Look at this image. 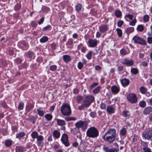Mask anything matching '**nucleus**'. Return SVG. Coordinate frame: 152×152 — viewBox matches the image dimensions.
I'll return each instance as SVG.
<instances>
[{
  "label": "nucleus",
  "instance_id": "f257e3e1",
  "mask_svg": "<svg viewBox=\"0 0 152 152\" xmlns=\"http://www.w3.org/2000/svg\"><path fill=\"white\" fill-rule=\"evenodd\" d=\"M116 131L115 129H110L102 137V138L108 143H112L115 139L116 136Z\"/></svg>",
  "mask_w": 152,
  "mask_h": 152
},
{
  "label": "nucleus",
  "instance_id": "f03ea898",
  "mask_svg": "<svg viewBox=\"0 0 152 152\" xmlns=\"http://www.w3.org/2000/svg\"><path fill=\"white\" fill-rule=\"evenodd\" d=\"M94 100V97L91 95H88L85 96L83 99V103L78 107V109L82 110L83 109L88 107Z\"/></svg>",
  "mask_w": 152,
  "mask_h": 152
},
{
  "label": "nucleus",
  "instance_id": "7ed1b4c3",
  "mask_svg": "<svg viewBox=\"0 0 152 152\" xmlns=\"http://www.w3.org/2000/svg\"><path fill=\"white\" fill-rule=\"evenodd\" d=\"M62 114L64 116H69L71 114V110L69 104L63 103L60 108Z\"/></svg>",
  "mask_w": 152,
  "mask_h": 152
},
{
  "label": "nucleus",
  "instance_id": "20e7f679",
  "mask_svg": "<svg viewBox=\"0 0 152 152\" xmlns=\"http://www.w3.org/2000/svg\"><path fill=\"white\" fill-rule=\"evenodd\" d=\"M87 136L92 138L96 137L99 136V132L98 129L94 127L89 128L87 131Z\"/></svg>",
  "mask_w": 152,
  "mask_h": 152
},
{
  "label": "nucleus",
  "instance_id": "39448f33",
  "mask_svg": "<svg viewBox=\"0 0 152 152\" xmlns=\"http://www.w3.org/2000/svg\"><path fill=\"white\" fill-rule=\"evenodd\" d=\"M75 126L76 128L79 130L81 128L82 131H84L87 128L88 126L87 122L85 121H79L76 123Z\"/></svg>",
  "mask_w": 152,
  "mask_h": 152
},
{
  "label": "nucleus",
  "instance_id": "423d86ee",
  "mask_svg": "<svg viewBox=\"0 0 152 152\" xmlns=\"http://www.w3.org/2000/svg\"><path fill=\"white\" fill-rule=\"evenodd\" d=\"M132 40L135 43H137L142 45H146V42L145 40L137 36H134Z\"/></svg>",
  "mask_w": 152,
  "mask_h": 152
},
{
  "label": "nucleus",
  "instance_id": "0eeeda50",
  "mask_svg": "<svg viewBox=\"0 0 152 152\" xmlns=\"http://www.w3.org/2000/svg\"><path fill=\"white\" fill-rule=\"evenodd\" d=\"M127 98L129 101L131 103H136L137 101V96L134 93H130L128 94Z\"/></svg>",
  "mask_w": 152,
  "mask_h": 152
},
{
  "label": "nucleus",
  "instance_id": "6e6552de",
  "mask_svg": "<svg viewBox=\"0 0 152 152\" xmlns=\"http://www.w3.org/2000/svg\"><path fill=\"white\" fill-rule=\"evenodd\" d=\"M142 136L145 140H150L152 138V130H148L143 132Z\"/></svg>",
  "mask_w": 152,
  "mask_h": 152
},
{
  "label": "nucleus",
  "instance_id": "1a4fd4ad",
  "mask_svg": "<svg viewBox=\"0 0 152 152\" xmlns=\"http://www.w3.org/2000/svg\"><path fill=\"white\" fill-rule=\"evenodd\" d=\"M61 141L66 146H68L69 144L68 141V136L66 134H64L61 138Z\"/></svg>",
  "mask_w": 152,
  "mask_h": 152
},
{
  "label": "nucleus",
  "instance_id": "9d476101",
  "mask_svg": "<svg viewBox=\"0 0 152 152\" xmlns=\"http://www.w3.org/2000/svg\"><path fill=\"white\" fill-rule=\"evenodd\" d=\"M71 132L74 135H76L77 137L81 140H82V134L79 132V130L76 128H74L71 130Z\"/></svg>",
  "mask_w": 152,
  "mask_h": 152
},
{
  "label": "nucleus",
  "instance_id": "9b49d317",
  "mask_svg": "<svg viewBox=\"0 0 152 152\" xmlns=\"http://www.w3.org/2000/svg\"><path fill=\"white\" fill-rule=\"evenodd\" d=\"M97 41L96 39H89L88 42V46L91 48H94L97 45Z\"/></svg>",
  "mask_w": 152,
  "mask_h": 152
},
{
  "label": "nucleus",
  "instance_id": "f8f14e48",
  "mask_svg": "<svg viewBox=\"0 0 152 152\" xmlns=\"http://www.w3.org/2000/svg\"><path fill=\"white\" fill-rule=\"evenodd\" d=\"M114 144L115 145L117 146L118 147L117 149L115 148L109 149L108 147H106L104 148V150L105 152H118V145L116 143H115Z\"/></svg>",
  "mask_w": 152,
  "mask_h": 152
},
{
  "label": "nucleus",
  "instance_id": "ddd939ff",
  "mask_svg": "<svg viewBox=\"0 0 152 152\" xmlns=\"http://www.w3.org/2000/svg\"><path fill=\"white\" fill-rule=\"evenodd\" d=\"M122 63L126 65L127 66H130L133 64L134 62L132 59L129 60L128 58H125L124 59Z\"/></svg>",
  "mask_w": 152,
  "mask_h": 152
},
{
  "label": "nucleus",
  "instance_id": "4468645a",
  "mask_svg": "<svg viewBox=\"0 0 152 152\" xmlns=\"http://www.w3.org/2000/svg\"><path fill=\"white\" fill-rule=\"evenodd\" d=\"M111 89L112 92L115 94H117L120 91L119 87L115 86H112Z\"/></svg>",
  "mask_w": 152,
  "mask_h": 152
},
{
  "label": "nucleus",
  "instance_id": "2eb2a0df",
  "mask_svg": "<svg viewBox=\"0 0 152 152\" xmlns=\"http://www.w3.org/2000/svg\"><path fill=\"white\" fill-rule=\"evenodd\" d=\"M152 112V107H148L145 108L143 110V114L147 115L149 114L150 113Z\"/></svg>",
  "mask_w": 152,
  "mask_h": 152
},
{
  "label": "nucleus",
  "instance_id": "dca6fc26",
  "mask_svg": "<svg viewBox=\"0 0 152 152\" xmlns=\"http://www.w3.org/2000/svg\"><path fill=\"white\" fill-rule=\"evenodd\" d=\"M16 152H24L26 150V148L23 146H17L16 148Z\"/></svg>",
  "mask_w": 152,
  "mask_h": 152
},
{
  "label": "nucleus",
  "instance_id": "f3484780",
  "mask_svg": "<svg viewBox=\"0 0 152 152\" xmlns=\"http://www.w3.org/2000/svg\"><path fill=\"white\" fill-rule=\"evenodd\" d=\"M121 82L122 85L124 87H125L129 84V80L127 79L124 78L121 80Z\"/></svg>",
  "mask_w": 152,
  "mask_h": 152
},
{
  "label": "nucleus",
  "instance_id": "a211bd4d",
  "mask_svg": "<svg viewBox=\"0 0 152 152\" xmlns=\"http://www.w3.org/2000/svg\"><path fill=\"white\" fill-rule=\"evenodd\" d=\"M108 29L107 26L106 25H103L99 27V31L101 33H104Z\"/></svg>",
  "mask_w": 152,
  "mask_h": 152
},
{
  "label": "nucleus",
  "instance_id": "6ab92c4d",
  "mask_svg": "<svg viewBox=\"0 0 152 152\" xmlns=\"http://www.w3.org/2000/svg\"><path fill=\"white\" fill-rule=\"evenodd\" d=\"M107 111L109 113H113L115 112V109L112 105H110L107 106Z\"/></svg>",
  "mask_w": 152,
  "mask_h": 152
},
{
  "label": "nucleus",
  "instance_id": "aec40b11",
  "mask_svg": "<svg viewBox=\"0 0 152 152\" xmlns=\"http://www.w3.org/2000/svg\"><path fill=\"white\" fill-rule=\"evenodd\" d=\"M129 53V51L126 50L124 48H122L120 50V53L122 56L128 55Z\"/></svg>",
  "mask_w": 152,
  "mask_h": 152
},
{
  "label": "nucleus",
  "instance_id": "412c9836",
  "mask_svg": "<svg viewBox=\"0 0 152 152\" xmlns=\"http://www.w3.org/2000/svg\"><path fill=\"white\" fill-rule=\"evenodd\" d=\"M63 59L65 62L68 63L71 61V58L69 56L65 55L63 56Z\"/></svg>",
  "mask_w": 152,
  "mask_h": 152
},
{
  "label": "nucleus",
  "instance_id": "4be33fe9",
  "mask_svg": "<svg viewBox=\"0 0 152 152\" xmlns=\"http://www.w3.org/2000/svg\"><path fill=\"white\" fill-rule=\"evenodd\" d=\"M57 121L58 124L59 126H63L65 125L66 122L63 120L57 119Z\"/></svg>",
  "mask_w": 152,
  "mask_h": 152
},
{
  "label": "nucleus",
  "instance_id": "5701e85b",
  "mask_svg": "<svg viewBox=\"0 0 152 152\" xmlns=\"http://www.w3.org/2000/svg\"><path fill=\"white\" fill-rule=\"evenodd\" d=\"M21 46L22 47L23 49L26 50L28 48V45L27 43L26 42H23L21 43Z\"/></svg>",
  "mask_w": 152,
  "mask_h": 152
},
{
  "label": "nucleus",
  "instance_id": "b1692460",
  "mask_svg": "<svg viewBox=\"0 0 152 152\" xmlns=\"http://www.w3.org/2000/svg\"><path fill=\"white\" fill-rule=\"evenodd\" d=\"M25 135V133L24 132H19L18 134L16 135V138L20 140V139L23 137Z\"/></svg>",
  "mask_w": 152,
  "mask_h": 152
},
{
  "label": "nucleus",
  "instance_id": "393cba45",
  "mask_svg": "<svg viewBox=\"0 0 152 152\" xmlns=\"http://www.w3.org/2000/svg\"><path fill=\"white\" fill-rule=\"evenodd\" d=\"M53 135L54 137L58 138L60 136V133L57 130H54L53 132Z\"/></svg>",
  "mask_w": 152,
  "mask_h": 152
},
{
  "label": "nucleus",
  "instance_id": "a878e982",
  "mask_svg": "<svg viewBox=\"0 0 152 152\" xmlns=\"http://www.w3.org/2000/svg\"><path fill=\"white\" fill-rule=\"evenodd\" d=\"M82 6L81 5L77 3L75 6V10L77 12H79L81 10Z\"/></svg>",
  "mask_w": 152,
  "mask_h": 152
},
{
  "label": "nucleus",
  "instance_id": "bb28decb",
  "mask_svg": "<svg viewBox=\"0 0 152 152\" xmlns=\"http://www.w3.org/2000/svg\"><path fill=\"white\" fill-rule=\"evenodd\" d=\"M115 15L117 18H120L122 15V13L119 10H117L115 12Z\"/></svg>",
  "mask_w": 152,
  "mask_h": 152
},
{
  "label": "nucleus",
  "instance_id": "cd10ccee",
  "mask_svg": "<svg viewBox=\"0 0 152 152\" xmlns=\"http://www.w3.org/2000/svg\"><path fill=\"white\" fill-rule=\"evenodd\" d=\"M34 53L31 51H29L25 53L26 57L30 58H32L34 55Z\"/></svg>",
  "mask_w": 152,
  "mask_h": 152
},
{
  "label": "nucleus",
  "instance_id": "c85d7f7f",
  "mask_svg": "<svg viewBox=\"0 0 152 152\" xmlns=\"http://www.w3.org/2000/svg\"><path fill=\"white\" fill-rule=\"evenodd\" d=\"M83 99V97L80 96H78L76 98L77 102L78 104L81 103Z\"/></svg>",
  "mask_w": 152,
  "mask_h": 152
},
{
  "label": "nucleus",
  "instance_id": "c756f323",
  "mask_svg": "<svg viewBox=\"0 0 152 152\" xmlns=\"http://www.w3.org/2000/svg\"><path fill=\"white\" fill-rule=\"evenodd\" d=\"M126 132V130L125 128H123L120 131V134L122 136L125 135Z\"/></svg>",
  "mask_w": 152,
  "mask_h": 152
},
{
  "label": "nucleus",
  "instance_id": "7c9ffc66",
  "mask_svg": "<svg viewBox=\"0 0 152 152\" xmlns=\"http://www.w3.org/2000/svg\"><path fill=\"white\" fill-rule=\"evenodd\" d=\"M101 88V86H98L93 91V92L95 94L98 93L100 91Z\"/></svg>",
  "mask_w": 152,
  "mask_h": 152
},
{
  "label": "nucleus",
  "instance_id": "2f4dec72",
  "mask_svg": "<svg viewBox=\"0 0 152 152\" xmlns=\"http://www.w3.org/2000/svg\"><path fill=\"white\" fill-rule=\"evenodd\" d=\"M92 52L91 51H90L86 55V57L87 58L90 60L91 59Z\"/></svg>",
  "mask_w": 152,
  "mask_h": 152
},
{
  "label": "nucleus",
  "instance_id": "473e14b6",
  "mask_svg": "<svg viewBox=\"0 0 152 152\" xmlns=\"http://www.w3.org/2000/svg\"><path fill=\"white\" fill-rule=\"evenodd\" d=\"M140 90L141 93L143 94H145L147 91L146 89L143 86L140 87Z\"/></svg>",
  "mask_w": 152,
  "mask_h": 152
},
{
  "label": "nucleus",
  "instance_id": "72a5a7b5",
  "mask_svg": "<svg viewBox=\"0 0 152 152\" xmlns=\"http://www.w3.org/2000/svg\"><path fill=\"white\" fill-rule=\"evenodd\" d=\"M48 38L47 36H44L40 39V42L42 43H44L48 41Z\"/></svg>",
  "mask_w": 152,
  "mask_h": 152
},
{
  "label": "nucleus",
  "instance_id": "f704fd0d",
  "mask_svg": "<svg viewBox=\"0 0 152 152\" xmlns=\"http://www.w3.org/2000/svg\"><path fill=\"white\" fill-rule=\"evenodd\" d=\"M12 143V141L10 140H6L5 144L7 147H9L11 145Z\"/></svg>",
  "mask_w": 152,
  "mask_h": 152
},
{
  "label": "nucleus",
  "instance_id": "c9c22d12",
  "mask_svg": "<svg viewBox=\"0 0 152 152\" xmlns=\"http://www.w3.org/2000/svg\"><path fill=\"white\" fill-rule=\"evenodd\" d=\"M24 106V103L22 102H20L18 107V109L19 110H22L23 109Z\"/></svg>",
  "mask_w": 152,
  "mask_h": 152
},
{
  "label": "nucleus",
  "instance_id": "e433bc0d",
  "mask_svg": "<svg viewBox=\"0 0 152 152\" xmlns=\"http://www.w3.org/2000/svg\"><path fill=\"white\" fill-rule=\"evenodd\" d=\"M45 117L48 121H50L53 118L52 115L50 114H47L45 115Z\"/></svg>",
  "mask_w": 152,
  "mask_h": 152
},
{
  "label": "nucleus",
  "instance_id": "4c0bfd02",
  "mask_svg": "<svg viewBox=\"0 0 152 152\" xmlns=\"http://www.w3.org/2000/svg\"><path fill=\"white\" fill-rule=\"evenodd\" d=\"M38 135V133L36 131L33 132L31 134V136L33 139L36 138Z\"/></svg>",
  "mask_w": 152,
  "mask_h": 152
},
{
  "label": "nucleus",
  "instance_id": "58836bf2",
  "mask_svg": "<svg viewBox=\"0 0 152 152\" xmlns=\"http://www.w3.org/2000/svg\"><path fill=\"white\" fill-rule=\"evenodd\" d=\"M28 119L33 124H34L36 121V118L34 116H31L28 118Z\"/></svg>",
  "mask_w": 152,
  "mask_h": 152
},
{
  "label": "nucleus",
  "instance_id": "ea45409f",
  "mask_svg": "<svg viewBox=\"0 0 152 152\" xmlns=\"http://www.w3.org/2000/svg\"><path fill=\"white\" fill-rule=\"evenodd\" d=\"M123 116L126 117L130 116L129 112L128 110H124L123 112Z\"/></svg>",
  "mask_w": 152,
  "mask_h": 152
},
{
  "label": "nucleus",
  "instance_id": "a19ab883",
  "mask_svg": "<svg viewBox=\"0 0 152 152\" xmlns=\"http://www.w3.org/2000/svg\"><path fill=\"white\" fill-rule=\"evenodd\" d=\"M131 72L133 74L136 75L138 73L139 71L138 69L137 68H132L131 69Z\"/></svg>",
  "mask_w": 152,
  "mask_h": 152
},
{
  "label": "nucleus",
  "instance_id": "79ce46f5",
  "mask_svg": "<svg viewBox=\"0 0 152 152\" xmlns=\"http://www.w3.org/2000/svg\"><path fill=\"white\" fill-rule=\"evenodd\" d=\"M144 29V27L142 25H140L138 26L137 27V30L140 32H142Z\"/></svg>",
  "mask_w": 152,
  "mask_h": 152
},
{
  "label": "nucleus",
  "instance_id": "37998d69",
  "mask_svg": "<svg viewBox=\"0 0 152 152\" xmlns=\"http://www.w3.org/2000/svg\"><path fill=\"white\" fill-rule=\"evenodd\" d=\"M139 105L140 107L143 108L146 106V103L144 101H142L140 102Z\"/></svg>",
  "mask_w": 152,
  "mask_h": 152
},
{
  "label": "nucleus",
  "instance_id": "c03bdc74",
  "mask_svg": "<svg viewBox=\"0 0 152 152\" xmlns=\"http://www.w3.org/2000/svg\"><path fill=\"white\" fill-rule=\"evenodd\" d=\"M116 31L117 32V33L118 35V36L120 37L122 36V33L121 30L119 28H118L116 29Z\"/></svg>",
  "mask_w": 152,
  "mask_h": 152
},
{
  "label": "nucleus",
  "instance_id": "a18cd8bd",
  "mask_svg": "<svg viewBox=\"0 0 152 152\" xmlns=\"http://www.w3.org/2000/svg\"><path fill=\"white\" fill-rule=\"evenodd\" d=\"M37 112L38 114L40 116H44V113L43 110L39 109H37Z\"/></svg>",
  "mask_w": 152,
  "mask_h": 152
},
{
  "label": "nucleus",
  "instance_id": "49530a36",
  "mask_svg": "<svg viewBox=\"0 0 152 152\" xmlns=\"http://www.w3.org/2000/svg\"><path fill=\"white\" fill-rule=\"evenodd\" d=\"M134 31V28L133 27L129 28L126 29V31L127 34H129L132 32Z\"/></svg>",
  "mask_w": 152,
  "mask_h": 152
},
{
  "label": "nucleus",
  "instance_id": "de8ad7c7",
  "mask_svg": "<svg viewBox=\"0 0 152 152\" xmlns=\"http://www.w3.org/2000/svg\"><path fill=\"white\" fill-rule=\"evenodd\" d=\"M149 19V16L147 15L144 16L143 20L145 22H147Z\"/></svg>",
  "mask_w": 152,
  "mask_h": 152
},
{
  "label": "nucleus",
  "instance_id": "09e8293b",
  "mask_svg": "<svg viewBox=\"0 0 152 152\" xmlns=\"http://www.w3.org/2000/svg\"><path fill=\"white\" fill-rule=\"evenodd\" d=\"M96 113L95 111H93L91 112L89 114L90 116L94 118L96 116Z\"/></svg>",
  "mask_w": 152,
  "mask_h": 152
},
{
  "label": "nucleus",
  "instance_id": "8fccbe9b",
  "mask_svg": "<svg viewBox=\"0 0 152 152\" xmlns=\"http://www.w3.org/2000/svg\"><path fill=\"white\" fill-rule=\"evenodd\" d=\"M57 66L56 65H53L50 66V70L52 71H54L57 69Z\"/></svg>",
  "mask_w": 152,
  "mask_h": 152
},
{
  "label": "nucleus",
  "instance_id": "3c124183",
  "mask_svg": "<svg viewBox=\"0 0 152 152\" xmlns=\"http://www.w3.org/2000/svg\"><path fill=\"white\" fill-rule=\"evenodd\" d=\"M124 21L122 20H119L117 22V25L119 27H121L123 24Z\"/></svg>",
  "mask_w": 152,
  "mask_h": 152
},
{
  "label": "nucleus",
  "instance_id": "603ef678",
  "mask_svg": "<svg viewBox=\"0 0 152 152\" xmlns=\"http://www.w3.org/2000/svg\"><path fill=\"white\" fill-rule=\"evenodd\" d=\"M142 152H152L150 148H143Z\"/></svg>",
  "mask_w": 152,
  "mask_h": 152
},
{
  "label": "nucleus",
  "instance_id": "864d4df0",
  "mask_svg": "<svg viewBox=\"0 0 152 152\" xmlns=\"http://www.w3.org/2000/svg\"><path fill=\"white\" fill-rule=\"evenodd\" d=\"M137 22V20L135 19H134L131 22L129 23L130 25L132 26H134L135 23Z\"/></svg>",
  "mask_w": 152,
  "mask_h": 152
},
{
  "label": "nucleus",
  "instance_id": "5fc2aeb1",
  "mask_svg": "<svg viewBox=\"0 0 152 152\" xmlns=\"http://www.w3.org/2000/svg\"><path fill=\"white\" fill-rule=\"evenodd\" d=\"M37 141H42L43 139V137L41 135H38L37 138Z\"/></svg>",
  "mask_w": 152,
  "mask_h": 152
},
{
  "label": "nucleus",
  "instance_id": "6e6d98bb",
  "mask_svg": "<svg viewBox=\"0 0 152 152\" xmlns=\"http://www.w3.org/2000/svg\"><path fill=\"white\" fill-rule=\"evenodd\" d=\"M83 66V64L81 62H79L77 65V67L78 68L80 69H82Z\"/></svg>",
  "mask_w": 152,
  "mask_h": 152
},
{
  "label": "nucleus",
  "instance_id": "4d7b16f0",
  "mask_svg": "<svg viewBox=\"0 0 152 152\" xmlns=\"http://www.w3.org/2000/svg\"><path fill=\"white\" fill-rule=\"evenodd\" d=\"M37 143L38 145L39 146H42L44 145V143L42 141H37Z\"/></svg>",
  "mask_w": 152,
  "mask_h": 152
},
{
  "label": "nucleus",
  "instance_id": "13d9d810",
  "mask_svg": "<svg viewBox=\"0 0 152 152\" xmlns=\"http://www.w3.org/2000/svg\"><path fill=\"white\" fill-rule=\"evenodd\" d=\"M98 85V83H94L92 84L90 87L91 89H92Z\"/></svg>",
  "mask_w": 152,
  "mask_h": 152
},
{
  "label": "nucleus",
  "instance_id": "bf43d9fd",
  "mask_svg": "<svg viewBox=\"0 0 152 152\" xmlns=\"http://www.w3.org/2000/svg\"><path fill=\"white\" fill-rule=\"evenodd\" d=\"M129 18L130 20H132L133 18V16L130 14L126 15L125 16V18Z\"/></svg>",
  "mask_w": 152,
  "mask_h": 152
},
{
  "label": "nucleus",
  "instance_id": "052dcab7",
  "mask_svg": "<svg viewBox=\"0 0 152 152\" xmlns=\"http://www.w3.org/2000/svg\"><path fill=\"white\" fill-rule=\"evenodd\" d=\"M22 62V60L20 58H18L15 60V62L17 64H20Z\"/></svg>",
  "mask_w": 152,
  "mask_h": 152
},
{
  "label": "nucleus",
  "instance_id": "680f3d73",
  "mask_svg": "<svg viewBox=\"0 0 152 152\" xmlns=\"http://www.w3.org/2000/svg\"><path fill=\"white\" fill-rule=\"evenodd\" d=\"M147 41L148 43L149 44L152 43V37H149L147 38Z\"/></svg>",
  "mask_w": 152,
  "mask_h": 152
},
{
  "label": "nucleus",
  "instance_id": "e2e57ef3",
  "mask_svg": "<svg viewBox=\"0 0 152 152\" xmlns=\"http://www.w3.org/2000/svg\"><path fill=\"white\" fill-rule=\"evenodd\" d=\"M21 7L20 5L19 4H17L15 7V9L16 10H19Z\"/></svg>",
  "mask_w": 152,
  "mask_h": 152
},
{
  "label": "nucleus",
  "instance_id": "0e129e2a",
  "mask_svg": "<svg viewBox=\"0 0 152 152\" xmlns=\"http://www.w3.org/2000/svg\"><path fill=\"white\" fill-rule=\"evenodd\" d=\"M51 27V26L50 25H48L46 26L43 29V30L44 31H45L50 29Z\"/></svg>",
  "mask_w": 152,
  "mask_h": 152
},
{
  "label": "nucleus",
  "instance_id": "69168bd1",
  "mask_svg": "<svg viewBox=\"0 0 152 152\" xmlns=\"http://www.w3.org/2000/svg\"><path fill=\"white\" fill-rule=\"evenodd\" d=\"M141 144L142 145L143 148H148V143L147 142H142L141 143Z\"/></svg>",
  "mask_w": 152,
  "mask_h": 152
},
{
  "label": "nucleus",
  "instance_id": "338daca9",
  "mask_svg": "<svg viewBox=\"0 0 152 152\" xmlns=\"http://www.w3.org/2000/svg\"><path fill=\"white\" fill-rule=\"evenodd\" d=\"M100 107L101 109H104L106 108V105L104 103H102L100 104Z\"/></svg>",
  "mask_w": 152,
  "mask_h": 152
},
{
  "label": "nucleus",
  "instance_id": "774afa93",
  "mask_svg": "<svg viewBox=\"0 0 152 152\" xmlns=\"http://www.w3.org/2000/svg\"><path fill=\"white\" fill-rule=\"evenodd\" d=\"M87 50L86 48L85 47H83L81 48V51L83 53H85Z\"/></svg>",
  "mask_w": 152,
  "mask_h": 152
}]
</instances>
